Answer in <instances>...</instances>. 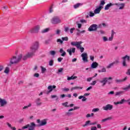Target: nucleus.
<instances>
[{
	"instance_id": "nucleus-2",
	"label": "nucleus",
	"mask_w": 130,
	"mask_h": 130,
	"mask_svg": "<svg viewBox=\"0 0 130 130\" xmlns=\"http://www.w3.org/2000/svg\"><path fill=\"white\" fill-rule=\"evenodd\" d=\"M39 48V43L38 42H36L32 44V45L30 47V53H33L34 55V53L36 52L37 50Z\"/></svg>"
},
{
	"instance_id": "nucleus-47",
	"label": "nucleus",
	"mask_w": 130,
	"mask_h": 130,
	"mask_svg": "<svg viewBox=\"0 0 130 130\" xmlns=\"http://www.w3.org/2000/svg\"><path fill=\"white\" fill-rule=\"evenodd\" d=\"M50 54H51V55H55V51H50Z\"/></svg>"
},
{
	"instance_id": "nucleus-26",
	"label": "nucleus",
	"mask_w": 130,
	"mask_h": 130,
	"mask_svg": "<svg viewBox=\"0 0 130 130\" xmlns=\"http://www.w3.org/2000/svg\"><path fill=\"white\" fill-rule=\"evenodd\" d=\"M77 76H72L71 77H68L67 80L68 81H71V80H75V79H77Z\"/></svg>"
},
{
	"instance_id": "nucleus-31",
	"label": "nucleus",
	"mask_w": 130,
	"mask_h": 130,
	"mask_svg": "<svg viewBox=\"0 0 130 130\" xmlns=\"http://www.w3.org/2000/svg\"><path fill=\"white\" fill-rule=\"evenodd\" d=\"M111 119V117H108L102 120V122H105V121H107V120H110Z\"/></svg>"
},
{
	"instance_id": "nucleus-38",
	"label": "nucleus",
	"mask_w": 130,
	"mask_h": 130,
	"mask_svg": "<svg viewBox=\"0 0 130 130\" xmlns=\"http://www.w3.org/2000/svg\"><path fill=\"white\" fill-rule=\"evenodd\" d=\"M113 66H114V64L113 62L110 63L107 67V69H110V68H111V67H113Z\"/></svg>"
},
{
	"instance_id": "nucleus-20",
	"label": "nucleus",
	"mask_w": 130,
	"mask_h": 130,
	"mask_svg": "<svg viewBox=\"0 0 130 130\" xmlns=\"http://www.w3.org/2000/svg\"><path fill=\"white\" fill-rule=\"evenodd\" d=\"M8 104V102L6 100L2 99L1 101L0 102V105L1 107H3V106H5V105H7Z\"/></svg>"
},
{
	"instance_id": "nucleus-30",
	"label": "nucleus",
	"mask_w": 130,
	"mask_h": 130,
	"mask_svg": "<svg viewBox=\"0 0 130 130\" xmlns=\"http://www.w3.org/2000/svg\"><path fill=\"white\" fill-rule=\"evenodd\" d=\"M49 30L50 29L49 28H45L41 31V33H47Z\"/></svg>"
},
{
	"instance_id": "nucleus-7",
	"label": "nucleus",
	"mask_w": 130,
	"mask_h": 130,
	"mask_svg": "<svg viewBox=\"0 0 130 130\" xmlns=\"http://www.w3.org/2000/svg\"><path fill=\"white\" fill-rule=\"evenodd\" d=\"M37 123H40L39 124L37 125V126H43V125H46L47 124V121L46 120L44 119L43 120H40V119H38L37 120Z\"/></svg>"
},
{
	"instance_id": "nucleus-35",
	"label": "nucleus",
	"mask_w": 130,
	"mask_h": 130,
	"mask_svg": "<svg viewBox=\"0 0 130 130\" xmlns=\"http://www.w3.org/2000/svg\"><path fill=\"white\" fill-rule=\"evenodd\" d=\"M61 40L62 41H69V37H62Z\"/></svg>"
},
{
	"instance_id": "nucleus-11",
	"label": "nucleus",
	"mask_w": 130,
	"mask_h": 130,
	"mask_svg": "<svg viewBox=\"0 0 130 130\" xmlns=\"http://www.w3.org/2000/svg\"><path fill=\"white\" fill-rule=\"evenodd\" d=\"M115 6H117V7H119V10H123L124 9V7H125V4H124V3H115Z\"/></svg>"
},
{
	"instance_id": "nucleus-53",
	"label": "nucleus",
	"mask_w": 130,
	"mask_h": 130,
	"mask_svg": "<svg viewBox=\"0 0 130 130\" xmlns=\"http://www.w3.org/2000/svg\"><path fill=\"white\" fill-rule=\"evenodd\" d=\"M62 71H63V68H60V69L58 70L57 74H58L59 73H61V72H62Z\"/></svg>"
},
{
	"instance_id": "nucleus-51",
	"label": "nucleus",
	"mask_w": 130,
	"mask_h": 130,
	"mask_svg": "<svg viewBox=\"0 0 130 130\" xmlns=\"http://www.w3.org/2000/svg\"><path fill=\"white\" fill-rule=\"evenodd\" d=\"M96 83H97V81L94 80L92 81L91 83H90V85H91L92 86H94V85H96Z\"/></svg>"
},
{
	"instance_id": "nucleus-8",
	"label": "nucleus",
	"mask_w": 130,
	"mask_h": 130,
	"mask_svg": "<svg viewBox=\"0 0 130 130\" xmlns=\"http://www.w3.org/2000/svg\"><path fill=\"white\" fill-rule=\"evenodd\" d=\"M97 29H98V25L97 24H92L88 28V31L89 32H92V31H97Z\"/></svg>"
},
{
	"instance_id": "nucleus-41",
	"label": "nucleus",
	"mask_w": 130,
	"mask_h": 130,
	"mask_svg": "<svg viewBox=\"0 0 130 130\" xmlns=\"http://www.w3.org/2000/svg\"><path fill=\"white\" fill-rule=\"evenodd\" d=\"M104 5H105V1L104 0L101 1L100 6H101V7H103Z\"/></svg>"
},
{
	"instance_id": "nucleus-9",
	"label": "nucleus",
	"mask_w": 130,
	"mask_h": 130,
	"mask_svg": "<svg viewBox=\"0 0 130 130\" xmlns=\"http://www.w3.org/2000/svg\"><path fill=\"white\" fill-rule=\"evenodd\" d=\"M103 109L106 111L108 110H112V109H113V105L111 104H108L105 106L103 107Z\"/></svg>"
},
{
	"instance_id": "nucleus-59",
	"label": "nucleus",
	"mask_w": 130,
	"mask_h": 130,
	"mask_svg": "<svg viewBox=\"0 0 130 130\" xmlns=\"http://www.w3.org/2000/svg\"><path fill=\"white\" fill-rule=\"evenodd\" d=\"M6 124L8 125V127H10V128L12 127V124H11L10 123L7 122Z\"/></svg>"
},
{
	"instance_id": "nucleus-17",
	"label": "nucleus",
	"mask_w": 130,
	"mask_h": 130,
	"mask_svg": "<svg viewBox=\"0 0 130 130\" xmlns=\"http://www.w3.org/2000/svg\"><path fill=\"white\" fill-rule=\"evenodd\" d=\"M108 82V79L107 78H104L103 79V80L102 81H100V83H101V84H102V87H104V86H105V85H106V83H107Z\"/></svg>"
},
{
	"instance_id": "nucleus-19",
	"label": "nucleus",
	"mask_w": 130,
	"mask_h": 130,
	"mask_svg": "<svg viewBox=\"0 0 130 130\" xmlns=\"http://www.w3.org/2000/svg\"><path fill=\"white\" fill-rule=\"evenodd\" d=\"M113 6H115V4H112L111 3H110L108 4L105 7V11H107L110 9L111 7H112Z\"/></svg>"
},
{
	"instance_id": "nucleus-49",
	"label": "nucleus",
	"mask_w": 130,
	"mask_h": 130,
	"mask_svg": "<svg viewBox=\"0 0 130 130\" xmlns=\"http://www.w3.org/2000/svg\"><path fill=\"white\" fill-rule=\"evenodd\" d=\"M75 29L76 28H75V27H73V28H71V29H70V33L71 34H73V33H74V30H75Z\"/></svg>"
},
{
	"instance_id": "nucleus-61",
	"label": "nucleus",
	"mask_w": 130,
	"mask_h": 130,
	"mask_svg": "<svg viewBox=\"0 0 130 130\" xmlns=\"http://www.w3.org/2000/svg\"><path fill=\"white\" fill-rule=\"evenodd\" d=\"M126 74L128 76H130V69L127 70V72H126Z\"/></svg>"
},
{
	"instance_id": "nucleus-44",
	"label": "nucleus",
	"mask_w": 130,
	"mask_h": 130,
	"mask_svg": "<svg viewBox=\"0 0 130 130\" xmlns=\"http://www.w3.org/2000/svg\"><path fill=\"white\" fill-rule=\"evenodd\" d=\"M32 106V104H29L28 106H24L23 108V109H26V108H28V107H31Z\"/></svg>"
},
{
	"instance_id": "nucleus-39",
	"label": "nucleus",
	"mask_w": 130,
	"mask_h": 130,
	"mask_svg": "<svg viewBox=\"0 0 130 130\" xmlns=\"http://www.w3.org/2000/svg\"><path fill=\"white\" fill-rule=\"evenodd\" d=\"M100 109L99 108H94L92 109V112H98Z\"/></svg>"
},
{
	"instance_id": "nucleus-3",
	"label": "nucleus",
	"mask_w": 130,
	"mask_h": 130,
	"mask_svg": "<svg viewBox=\"0 0 130 130\" xmlns=\"http://www.w3.org/2000/svg\"><path fill=\"white\" fill-rule=\"evenodd\" d=\"M122 66L123 67H125V68H126L127 67V64H126V61L127 62H130V56L126 55L124 57H122Z\"/></svg>"
},
{
	"instance_id": "nucleus-52",
	"label": "nucleus",
	"mask_w": 130,
	"mask_h": 130,
	"mask_svg": "<svg viewBox=\"0 0 130 130\" xmlns=\"http://www.w3.org/2000/svg\"><path fill=\"white\" fill-rule=\"evenodd\" d=\"M76 90H82L83 89V87L81 86H76Z\"/></svg>"
},
{
	"instance_id": "nucleus-18",
	"label": "nucleus",
	"mask_w": 130,
	"mask_h": 130,
	"mask_svg": "<svg viewBox=\"0 0 130 130\" xmlns=\"http://www.w3.org/2000/svg\"><path fill=\"white\" fill-rule=\"evenodd\" d=\"M102 9H103V6H100L99 8L94 10V14H99V13H100Z\"/></svg>"
},
{
	"instance_id": "nucleus-13",
	"label": "nucleus",
	"mask_w": 130,
	"mask_h": 130,
	"mask_svg": "<svg viewBox=\"0 0 130 130\" xmlns=\"http://www.w3.org/2000/svg\"><path fill=\"white\" fill-rule=\"evenodd\" d=\"M87 56L88 55L86 53H84L81 55L82 59L83 61H84V62H88V58L87 57Z\"/></svg>"
},
{
	"instance_id": "nucleus-48",
	"label": "nucleus",
	"mask_w": 130,
	"mask_h": 130,
	"mask_svg": "<svg viewBox=\"0 0 130 130\" xmlns=\"http://www.w3.org/2000/svg\"><path fill=\"white\" fill-rule=\"evenodd\" d=\"M94 16H95V13L92 12H89V17H94Z\"/></svg>"
},
{
	"instance_id": "nucleus-42",
	"label": "nucleus",
	"mask_w": 130,
	"mask_h": 130,
	"mask_svg": "<svg viewBox=\"0 0 130 130\" xmlns=\"http://www.w3.org/2000/svg\"><path fill=\"white\" fill-rule=\"evenodd\" d=\"M57 42L58 43L59 42L60 44H62V43H63V42L62 40H61L60 39H58L57 40Z\"/></svg>"
},
{
	"instance_id": "nucleus-14",
	"label": "nucleus",
	"mask_w": 130,
	"mask_h": 130,
	"mask_svg": "<svg viewBox=\"0 0 130 130\" xmlns=\"http://www.w3.org/2000/svg\"><path fill=\"white\" fill-rule=\"evenodd\" d=\"M127 80V77H125L124 79H116L115 80V83L117 84H120V83H122L123 82H125V81H126Z\"/></svg>"
},
{
	"instance_id": "nucleus-33",
	"label": "nucleus",
	"mask_w": 130,
	"mask_h": 130,
	"mask_svg": "<svg viewBox=\"0 0 130 130\" xmlns=\"http://www.w3.org/2000/svg\"><path fill=\"white\" fill-rule=\"evenodd\" d=\"M41 68L42 74H44L45 72H46V68H45L42 66H41Z\"/></svg>"
},
{
	"instance_id": "nucleus-21",
	"label": "nucleus",
	"mask_w": 130,
	"mask_h": 130,
	"mask_svg": "<svg viewBox=\"0 0 130 130\" xmlns=\"http://www.w3.org/2000/svg\"><path fill=\"white\" fill-rule=\"evenodd\" d=\"M59 52L61 53V56H64L65 55H67V52L63 50V48H60L59 50Z\"/></svg>"
},
{
	"instance_id": "nucleus-24",
	"label": "nucleus",
	"mask_w": 130,
	"mask_h": 130,
	"mask_svg": "<svg viewBox=\"0 0 130 130\" xmlns=\"http://www.w3.org/2000/svg\"><path fill=\"white\" fill-rule=\"evenodd\" d=\"M88 125H91V121L88 120L85 122V123L82 125L83 127H85V126H87Z\"/></svg>"
},
{
	"instance_id": "nucleus-50",
	"label": "nucleus",
	"mask_w": 130,
	"mask_h": 130,
	"mask_svg": "<svg viewBox=\"0 0 130 130\" xmlns=\"http://www.w3.org/2000/svg\"><path fill=\"white\" fill-rule=\"evenodd\" d=\"M62 105L65 106V107H69V106H68V102L62 103Z\"/></svg>"
},
{
	"instance_id": "nucleus-34",
	"label": "nucleus",
	"mask_w": 130,
	"mask_h": 130,
	"mask_svg": "<svg viewBox=\"0 0 130 130\" xmlns=\"http://www.w3.org/2000/svg\"><path fill=\"white\" fill-rule=\"evenodd\" d=\"M99 73H106V69L105 68H103L102 70H98Z\"/></svg>"
},
{
	"instance_id": "nucleus-37",
	"label": "nucleus",
	"mask_w": 130,
	"mask_h": 130,
	"mask_svg": "<svg viewBox=\"0 0 130 130\" xmlns=\"http://www.w3.org/2000/svg\"><path fill=\"white\" fill-rule=\"evenodd\" d=\"M51 97L52 99H53V98H56V101H57V100H58V96H57V95H52Z\"/></svg>"
},
{
	"instance_id": "nucleus-27",
	"label": "nucleus",
	"mask_w": 130,
	"mask_h": 130,
	"mask_svg": "<svg viewBox=\"0 0 130 130\" xmlns=\"http://www.w3.org/2000/svg\"><path fill=\"white\" fill-rule=\"evenodd\" d=\"M124 92L122 91H117L115 93V96H120V95H122Z\"/></svg>"
},
{
	"instance_id": "nucleus-12",
	"label": "nucleus",
	"mask_w": 130,
	"mask_h": 130,
	"mask_svg": "<svg viewBox=\"0 0 130 130\" xmlns=\"http://www.w3.org/2000/svg\"><path fill=\"white\" fill-rule=\"evenodd\" d=\"M34 55L33 54V53H31V52H29L26 55L23 56L22 57V59L23 60H26V59H27V58H30V57H32V56H33Z\"/></svg>"
},
{
	"instance_id": "nucleus-15",
	"label": "nucleus",
	"mask_w": 130,
	"mask_h": 130,
	"mask_svg": "<svg viewBox=\"0 0 130 130\" xmlns=\"http://www.w3.org/2000/svg\"><path fill=\"white\" fill-rule=\"evenodd\" d=\"M55 88H56V86L55 85H50L48 87V90H49L48 91H47V94H49V93H50V92H52V90H53V89H55Z\"/></svg>"
},
{
	"instance_id": "nucleus-36",
	"label": "nucleus",
	"mask_w": 130,
	"mask_h": 130,
	"mask_svg": "<svg viewBox=\"0 0 130 130\" xmlns=\"http://www.w3.org/2000/svg\"><path fill=\"white\" fill-rule=\"evenodd\" d=\"M123 90H124L125 91H128V90H130V84L127 87L123 88Z\"/></svg>"
},
{
	"instance_id": "nucleus-64",
	"label": "nucleus",
	"mask_w": 130,
	"mask_h": 130,
	"mask_svg": "<svg viewBox=\"0 0 130 130\" xmlns=\"http://www.w3.org/2000/svg\"><path fill=\"white\" fill-rule=\"evenodd\" d=\"M90 58L92 61H94V56H90Z\"/></svg>"
},
{
	"instance_id": "nucleus-56",
	"label": "nucleus",
	"mask_w": 130,
	"mask_h": 130,
	"mask_svg": "<svg viewBox=\"0 0 130 130\" xmlns=\"http://www.w3.org/2000/svg\"><path fill=\"white\" fill-rule=\"evenodd\" d=\"M91 130H97V127L96 126H92L90 128Z\"/></svg>"
},
{
	"instance_id": "nucleus-55",
	"label": "nucleus",
	"mask_w": 130,
	"mask_h": 130,
	"mask_svg": "<svg viewBox=\"0 0 130 130\" xmlns=\"http://www.w3.org/2000/svg\"><path fill=\"white\" fill-rule=\"evenodd\" d=\"M97 123H98L97 121H94L93 122L91 123L90 125H95L97 124Z\"/></svg>"
},
{
	"instance_id": "nucleus-28",
	"label": "nucleus",
	"mask_w": 130,
	"mask_h": 130,
	"mask_svg": "<svg viewBox=\"0 0 130 130\" xmlns=\"http://www.w3.org/2000/svg\"><path fill=\"white\" fill-rule=\"evenodd\" d=\"M129 100H125V99H122L121 100V101L119 102L120 104H123V103H124V102H128V101H129Z\"/></svg>"
},
{
	"instance_id": "nucleus-54",
	"label": "nucleus",
	"mask_w": 130,
	"mask_h": 130,
	"mask_svg": "<svg viewBox=\"0 0 130 130\" xmlns=\"http://www.w3.org/2000/svg\"><path fill=\"white\" fill-rule=\"evenodd\" d=\"M63 59V58L59 57V58H58L57 60L59 62H61V60H62Z\"/></svg>"
},
{
	"instance_id": "nucleus-16",
	"label": "nucleus",
	"mask_w": 130,
	"mask_h": 130,
	"mask_svg": "<svg viewBox=\"0 0 130 130\" xmlns=\"http://www.w3.org/2000/svg\"><path fill=\"white\" fill-rule=\"evenodd\" d=\"M67 51L69 53V55L71 56L72 53H75L76 52V48H73L72 49H67Z\"/></svg>"
},
{
	"instance_id": "nucleus-46",
	"label": "nucleus",
	"mask_w": 130,
	"mask_h": 130,
	"mask_svg": "<svg viewBox=\"0 0 130 130\" xmlns=\"http://www.w3.org/2000/svg\"><path fill=\"white\" fill-rule=\"evenodd\" d=\"M80 48L81 52H84V50H85V49L84 48V47H81V45L79 48Z\"/></svg>"
},
{
	"instance_id": "nucleus-58",
	"label": "nucleus",
	"mask_w": 130,
	"mask_h": 130,
	"mask_svg": "<svg viewBox=\"0 0 130 130\" xmlns=\"http://www.w3.org/2000/svg\"><path fill=\"white\" fill-rule=\"evenodd\" d=\"M34 77H36V78H39V73H35L34 74Z\"/></svg>"
},
{
	"instance_id": "nucleus-5",
	"label": "nucleus",
	"mask_w": 130,
	"mask_h": 130,
	"mask_svg": "<svg viewBox=\"0 0 130 130\" xmlns=\"http://www.w3.org/2000/svg\"><path fill=\"white\" fill-rule=\"evenodd\" d=\"M40 29V26L37 25L31 28L29 30V32L32 34H37V33H38V32H39Z\"/></svg>"
},
{
	"instance_id": "nucleus-23",
	"label": "nucleus",
	"mask_w": 130,
	"mask_h": 130,
	"mask_svg": "<svg viewBox=\"0 0 130 130\" xmlns=\"http://www.w3.org/2000/svg\"><path fill=\"white\" fill-rule=\"evenodd\" d=\"M98 67L97 62H93L91 65V69H96Z\"/></svg>"
},
{
	"instance_id": "nucleus-43",
	"label": "nucleus",
	"mask_w": 130,
	"mask_h": 130,
	"mask_svg": "<svg viewBox=\"0 0 130 130\" xmlns=\"http://www.w3.org/2000/svg\"><path fill=\"white\" fill-rule=\"evenodd\" d=\"M69 31H70V28L68 27H64V31L66 33H69Z\"/></svg>"
},
{
	"instance_id": "nucleus-60",
	"label": "nucleus",
	"mask_w": 130,
	"mask_h": 130,
	"mask_svg": "<svg viewBox=\"0 0 130 130\" xmlns=\"http://www.w3.org/2000/svg\"><path fill=\"white\" fill-rule=\"evenodd\" d=\"M114 64H117V63H119V60H116L115 61L113 62Z\"/></svg>"
},
{
	"instance_id": "nucleus-63",
	"label": "nucleus",
	"mask_w": 130,
	"mask_h": 130,
	"mask_svg": "<svg viewBox=\"0 0 130 130\" xmlns=\"http://www.w3.org/2000/svg\"><path fill=\"white\" fill-rule=\"evenodd\" d=\"M80 23H87V21H86V20L82 19L80 20Z\"/></svg>"
},
{
	"instance_id": "nucleus-45",
	"label": "nucleus",
	"mask_w": 130,
	"mask_h": 130,
	"mask_svg": "<svg viewBox=\"0 0 130 130\" xmlns=\"http://www.w3.org/2000/svg\"><path fill=\"white\" fill-rule=\"evenodd\" d=\"M62 91H63L64 92H69V91H70V89L68 88H64L62 89Z\"/></svg>"
},
{
	"instance_id": "nucleus-10",
	"label": "nucleus",
	"mask_w": 130,
	"mask_h": 130,
	"mask_svg": "<svg viewBox=\"0 0 130 130\" xmlns=\"http://www.w3.org/2000/svg\"><path fill=\"white\" fill-rule=\"evenodd\" d=\"M82 43L81 41L80 42H72L71 43V45L72 46H76L77 47V48H80V47L81 46V44Z\"/></svg>"
},
{
	"instance_id": "nucleus-1",
	"label": "nucleus",
	"mask_w": 130,
	"mask_h": 130,
	"mask_svg": "<svg viewBox=\"0 0 130 130\" xmlns=\"http://www.w3.org/2000/svg\"><path fill=\"white\" fill-rule=\"evenodd\" d=\"M22 58L23 55H22V54H20L19 55H18L17 58L16 56H13L11 58L10 63H11V64H15L16 63H17V62H19Z\"/></svg>"
},
{
	"instance_id": "nucleus-4",
	"label": "nucleus",
	"mask_w": 130,
	"mask_h": 130,
	"mask_svg": "<svg viewBox=\"0 0 130 130\" xmlns=\"http://www.w3.org/2000/svg\"><path fill=\"white\" fill-rule=\"evenodd\" d=\"M37 126L36 124L34 122H31L30 124H27L25 126H23L22 128L23 129H25L26 128H28V130H34L35 129V127Z\"/></svg>"
},
{
	"instance_id": "nucleus-62",
	"label": "nucleus",
	"mask_w": 130,
	"mask_h": 130,
	"mask_svg": "<svg viewBox=\"0 0 130 130\" xmlns=\"http://www.w3.org/2000/svg\"><path fill=\"white\" fill-rule=\"evenodd\" d=\"M4 66L3 65H0V72H2L3 70H4Z\"/></svg>"
},
{
	"instance_id": "nucleus-29",
	"label": "nucleus",
	"mask_w": 130,
	"mask_h": 130,
	"mask_svg": "<svg viewBox=\"0 0 130 130\" xmlns=\"http://www.w3.org/2000/svg\"><path fill=\"white\" fill-rule=\"evenodd\" d=\"M4 73L5 74H9V73H10V68L6 67L4 71Z\"/></svg>"
},
{
	"instance_id": "nucleus-57",
	"label": "nucleus",
	"mask_w": 130,
	"mask_h": 130,
	"mask_svg": "<svg viewBox=\"0 0 130 130\" xmlns=\"http://www.w3.org/2000/svg\"><path fill=\"white\" fill-rule=\"evenodd\" d=\"M115 34V32H114V31L113 30H112V34H111V37H114V35Z\"/></svg>"
},
{
	"instance_id": "nucleus-32",
	"label": "nucleus",
	"mask_w": 130,
	"mask_h": 130,
	"mask_svg": "<svg viewBox=\"0 0 130 130\" xmlns=\"http://www.w3.org/2000/svg\"><path fill=\"white\" fill-rule=\"evenodd\" d=\"M54 62V61L53 60V59H51L49 61V65L50 66V67H52V66H53V63Z\"/></svg>"
},
{
	"instance_id": "nucleus-40",
	"label": "nucleus",
	"mask_w": 130,
	"mask_h": 130,
	"mask_svg": "<svg viewBox=\"0 0 130 130\" xmlns=\"http://www.w3.org/2000/svg\"><path fill=\"white\" fill-rule=\"evenodd\" d=\"M53 12V6H51L49 8V13H52Z\"/></svg>"
},
{
	"instance_id": "nucleus-6",
	"label": "nucleus",
	"mask_w": 130,
	"mask_h": 130,
	"mask_svg": "<svg viewBox=\"0 0 130 130\" xmlns=\"http://www.w3.org/2000/svg\"><path fill=\"white\" fill-rule=\"evenodd\" d=\"M60 22H61V20H60L59 17H58V16H54L51 19L52 24H58V23H60Z\"/></svg>"
},
{
	"instance_id": "nucleus-25",
	"label": "nucleus",
	"mask_w": 130,
	"mask_h": 130,
	"mask_svg": "<svg viewBox=\"0 0 130 130\" xmlns=\"http://www.w3.org/2000/svg\"><path fill=\"white\" fill-rule=\"evenodd\" d=\"M81 6H83L82 4L77 3V4L74 5V9H78V8H79Z\"/></svg>"
},
{
	"instance_id": "nucleus-22",
	"label": "nucleus",
	"mask_w": 130,
	"mask_h": 130,
	"mask_svg": "<svg viewBox=\"0 0 130 130\" xmlns=\"http://www.w3.org/2000/svg\"><path fill=\"white\" fill-rule=\"evenodd\" d=\"M41 101V100L39 98L36 100L35 103H36L37 106H41V105H42V103L40 102Z\"/></svg>"
}]
</instances>
